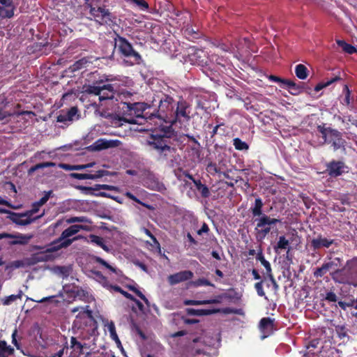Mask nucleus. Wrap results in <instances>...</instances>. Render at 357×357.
Here are the masks:
<instances>
[{
    "instance_id": "nucleus-36",
    "label": "nucleus",
    "mask_w": 357,
    "mask_h": 357,
    "mask_svg": "<svg viewBox=\"0 0 357 357\" xmlns=\"http://www.w3.org/2000/svg\"><path fill=\"white\" fill-rule=\"evenodd\" d=\"M229 298V296L227 294L224 293V294L215 296L212 299L204 300V305H207V304H220V303H222L223 299Z\"/></svg>"
},
{
    "instance_id": "nucleus-41",
    "label": "nucleus",
    "mask_w": 357,
    "mask_h": 357,
    "mask_svg": "<svg viewBox=\"0 0 357 357\" xmlns=\"http://www.w3.org/2000/svg\"><path fill=\"white\" fill-rule=\"evenodd\" d=\"M114 174H115V173H111L107 170L100 169L97 171L95 174H89V179L96 180L105 176H110Z\"/></svg>"
},
{
    "instance_id": "nucleus-38",
    "label": "nucleus",
    "mask_w": 357,
    "mask_h": 357,
    "mask_svg": "<svg viewBox=\"0 0 357 357\" xmlns=\"http://www.w3.org/2000/svg\"><path fill=\"white\" fill-rule=\"evenodd\" d=\"M124 195L127 198H128V199H131V200H132V201H134V202L141 204L142 206H144L145 208H148L149 210H153L154 209V207L153 206L140 201L136 196H135L130 192H128V191L126 192Z\"/></svg>"
},
{
    "instance_id": "nucleus-64",
    "label": "nucleus",
    "mask_w": 357,
    "mask_h": 357,
    "mask_svg": "<svg viewBox=\"0 0 357 357\" xmlns=\"http://www.w3.org/2000/svg\"><path fill=\"white\" fill-rule=\"evenodd\" d=\"M70 176L79 180L89 179V174L72 173Z\"/></svg>"
},
{
    "instance_id": "nucleus-43",
    "label": "nucleus",
    "mask_w": 357,
    "mask_h": 357,
    "mask_svg": "<svg viewBox=\"0 0 357 357\" xmlns=\"http://www.w3.org/2000/svg\"><path fill=\"white\" fill-rule=\"evenodd\" d=\"M256 259L257 260L259 261L261 264L264 266L266 271V273L272 271L270 263L264 258L261 251L257 253Z\"/></svg>"
},
{
    "instance_id": "nucleus-25",
    "label": "nucleus",
    "mask_w": 357,
    "mask_h": 357,
    "mask_svg": "<svg viewBox=\"0 0 357 357\" xmlns=\"http://www.w3.org/2000/svg\"><path fill=\"white\" fill-rule=\"evenodd\" d=\"M274 327V319L270 317H264L260 320L259 328L263 333H272Z\"/></svg>"
},
{
    "instance_id": "nucleus-42",
    "label": "nucleus",
    "mask_w": 357,
    "mask_h": 357,
    "mask_svg": "<svg viewBox=\"0 0 357 357\" xmlns=\"http://www.w3.org/2000/svg\"><path fill=\"white\" fill-rule=\"evenodd\" d=\"M340 79L341 78L340 76H335L333 78L331 79L330 80L326 81L324 83H319L318 84H317L315 86L314 91L318 92V91H321V89H323L324 88L330 86L331 84L334 83L335 82L340 80Z\"/></svg>"
},
{
    "instance_id": "nucleus-17",
    "label": "nucleus",
    "mask_w": 357,
    "mask_h": 357,
    "mask_svg": "<svg viewBox=\"0 0 357 357\" xmlns=\"http://www.w3.org/2000/svg\"><path fill=\"white\" fill-rule=\"evenodd\" d=\"M43 214L35 218H24L21 213L9 212L8 218L14 223L18 225L25 226L31 224L38 218H41Z\"/></svg>"
},
{
    "instance_id": "nucleus-47",
    "label": "nucleus",
    "mask_w": 357,
    "mask_h": 357,
    "mask_svg": "<svg viewBox=\"0 0 357 357\" xmlns=\"http://www.w3.org/2000/svg\"><path fill=\"white\" fill-rule=\"evenodd\" d=\"M95 275L98 277L100 279L102 280V286L106 288L107 289L112 291V287H113V284H110L108 281L107 278L104 276L100 271L95 272Z\"/></svg>"
},
{
    "instance_id": "nucleus-40",
    "label": "nucleus",
    "mask_w": 357,
    "mask_h": 357,
    "mask_svg": "<svg viewBox=\"0 0 357 357\" xmlns=\"http://www.w3.org/2000/svg\"><path fill=\"white\" fill-rule=\"evenodd\" d=\"M310 89V88L306 86L305 83L299 82L298 83L295 84V86L293 88L291 94L294 96H297L301 93L303 91H307V90Z\"/></svg>"
},
{
    "instance_id": "nucleus-24",
    "label": "nucleus",
    "mask_w": 357,
    "mask_h": 357,
    "mask_svg": "<svg viewBox=\"0 0 357 357\" xmlns=\"http://www.w3.org/2000/svg\"><path fill=\"white\" fill-rule=\"evenodd\" d=\"M86 344H82L75 337H71L70 348L73 349L74 356L79 357L84 354Z\"/></svg>"
},
{
    "instance_id": "nucleus-16",
    "label": "nucleus",
    "mask_w": 357,
    "mask_h": 357,
    "mask_svg": "<svg viewBox=\"0 0 357 357\" xmlns=\"http://www.w3.org/2000/svg\"><path fill=\"white\" fill-rule=\"evenodd\" d=\"M112 79L105 78L100 79L95 81L93 84H85L83 86V92L86 94H92L95 96H99L102 91V84L105 81H110Z\"/></svg>"
},
{
    "instance_id": "nucleus-59",
    "label": "nucleus",
    "mask_w": 357,
    "mask_h": 357,
    "mask_svg": "<svg viewBox=\"0 0 357 357\" xmlns=\"http://www.w3.org/2000/svg\"><path fill=\"white\" fill-rule=\"evenodd\" d=\"M63 167L65 169H68V170H82V169L86 168V166H84V165H63Z\"/></svg>"
},
{
    "instance_id": "nucleus-10",
    "label": "nucleus",
    "mask_w": 357,
    "mask_h": 357,
    "mask_svg": "<svg viewBox=\"0 0 357 357\" xmlns=\"http://www.w3.org/2000/svg\"><path fill=\"white\" fill-rule=\"evenodd\" d=\"M89 13L93 17L96 22L100 25L111 26L116 24V17L109 12V9L104 7L90 6Z\"/></svg>"
},
{
    "instance_id": "nucleus-62",
    "label": "nucleus",
    "mask_w": 357,
    "mask_h": 357,
    "mask_svg": "<svg viewBox=\"0 0 357 357\" xmlns=\"http://www.w3.org/2000/svg\"><path fill=\"white\" fill-rule=\"evenodd\" d=\"M325 299L328 302H336L337 296L333 291H329L326 293Z\"/></svg>"
},
{
    "instance_id": "nucleus-33",
    "label": "nucleus",
    "mask_w": 357,
    "mask_h": 357,
    "mask_svg": "<svg viewBox=\"0 0 357 357\" xmlns=\"http://www.w3.org/2000/svg\"><path fill=\"white\" fill-rule=\"evenodd\" d=\"M295 74L300 79H305L307 77L308 70L303 64H298L295 68Z\"/></svg>"
},
{
    "instance_id": "nucleus-56",
    "label": "nucleus",
    "mask_w": 357,
    "mask_h": 357,
    "mask_svg": "<svg viewBox=\"0 0 357 357\" xmlns=\"http://www.w3.org/2000/svg\"><path fill=\"white\" fill-rule=\"evenodd\" d=\"M108 330H109V331L110 333V335L112 337V339L116 340L119 342V338H118V335H117V334L116 333V328H115V326H114V323L111 322L108 325Z\"/></svg>"
},
{
    "instance_id": "nucleus-22",
    "label": "nucleus",
    "mask_w": 357,
    "mask_h": 357,
    "mask_svg": "<svg viewBox=\"0 0 357 357\" xmlns=\"http://www.w3.org/2000/svg\"><path fill=\"white\" fill-rule=\"evenodd\" d=\"M121 144V142L118 139L107 140L105 139H100L97 140L94 145L95 149L98 151L107 149L109 148L117 147Z\"/></svg>"
},
{
    "instance_id": "nucleus-53",
    "label": "nucleus",
    "mask_w": 357,
    "mask_h": 357,
    "mask_svg": "<svg viewBox=\"0 0 357 357\" xmlns=\"http://www.w3.org/2000/svg\"><path fill=\"white\" fill-rule=\"evenodd\" d=\"M52 190L45 192L44 196L41 199H40L39 201L37 202L38 206H42L43 205H44L52 196Z\"/></svg>"
},
{
    "instance_id": "nucleus-39",
    "label": "nucleus",
    "mask_w": 357,
    "mask_h": 357,
    "mask_svg": "<svg viewBox=\"0 0 357 357\" xmlns=\"http://www.w3.org/2000/svg\"><path fill=\"white\" fill-rule=\"evenodd\" d=\"M233 145L238 151H248L249 149V145L238 137L233 139Z\"/></svg>"
},
{
    "instance_id": "nucleus-7",
    "label": "nucleus",
    "mask_w": 357,
    "mask_h": 357,
    "mask_svg": "<svg viewBox=\"0 0 357 357\" xmlns=\"http://www.w3.org/2000/svg\"><path fill=\"white\" fill-rule=\"evenodd\" d=\"M317 130L321 134L325 143H332L334 151L344 148L346 141L342 138V134L336 129L326 127V124L319 125Z\"/></svg>"
},
{
    "instance_id": "nucleus-4",
    "label": "nucleus",
    "mask_w": 357,
    "mask_h": 357,
    "mask_svg": "<svg viewBox=\"0 0 357 357\" xmlns=\"http://www.w3.org/2000/svg\"><path fill=\"white\" fill-rule=\"evenodd\" d=\"M115 47L119 54L124 58L123 63L126 66H132L140 64L142 56L132 47V44L124 37L115 33Z\"/></svg>"
},
{
    "instance_id": "nucleus-27",
    "label": "nucleus",
    "mask_w": 357,
    "mask_h": 357,
    "mask_svg": "<svg viewBox=\"0 0 357 357\" xmlns=\"http://www.w3.org/2000/svg\"><path fill=\"white\" fill-rule=\"evenodd\" d=\"M89 63H92L91 57H83L78 61H76L71 66L70 69L73 72L81 70L89 66Z\"/></svg>"
},
{
    "instance_id": "nucleus-31",
    "label": "nucleus",
    "mask_w": 357,
    "mask_h": 357,
    "mask_svg": "<svg viewBox=\"0 0 357 357\" xmlns=\"http://www.w3.org/2000/svg\"><path fill=\"white\" fill-rule=\"evenodd\" d=\"M336 43L338 45V46L342 48V50L344 52L349 54H353L357 52V49L354 46L346 43L343 40H336Z\"/></svg>"
},
{
    "instance_id": "nucleus-19",
    "label": "nucleus",
    "mask_w": 357,
    "mask_h": 357,
    "mask_svg": "<svg viewBox=\"0 0 357 357\" xmlns=\"http://www.w3.org/2000/svg\"><path fill=\"white\" fill-rule=\"evenodd\" d=\"M13 0H0V17L11 18L14 15Z\"/></svg>"
},
{
    "instance_id": "nucleus-46",
    "label": "nucleus",
    "mask_w": 357,
    "mask_h": 357,
    "mask_svg": "<svg viewBox=\"0 0 357 357\" xmlns=\"http://www.w3.org/2000/svg\"><path fill=\"white\" fill-rule=\"evenodd\" d=\"M21 297H22V291H20V293L18 294H16V295L12 294L8 296H6L2 300V303L4 305H9L12 303L15 302L17 299L21 298Z\"/></svg>"
},
{
    "instance_id": "nucleus-32",
    "label": "nucleus",
    "mask_w": 357,
    "mask_h": 357,
    "mask_svg": "<svg viewBox=\"0 0 357 357\" xmlns=\"http://www.w3.org/2000/svg\"><path fill=\"white\" fill-rule=\"evenodd\" d=\"M194 184L197 190L200 192L202 197L208 198L210 196L208 188L205 184H203L201 180L194 181Z\"/></svg>"
},
{
    "instance_id": "nucleus-20",
    "label": "nucleus",
    "mask_w": 357,
    "mask_h": 357,
    "mask_svg": "<svg viewBox=\"0 0 357 357\" xmlns=\"http://www.w3.org/2000/svg\"><path fill=\"white\" fill-rule=\"evenodd\" d=\"M116 94L120 98L121 94H119L114 90L112 84H102V91L100 95V101L105 100H113L116 99L118 101V98L116 97Z\"/></svg>"
},
{
    "instance_id": "nucleus-44",
    "label": "nucleus",
    "mask_w": 357,
    "mask_h": 357,
    "mask_svg": "<svg viewBox=\"0 0 357 357\" xmlns=\"http://www.w3.org/2000/svg\"><path fill=\"white\" fill-rule=\"evenodd\" d=\"M93 260L96 263H98L100 264H101L102 266H103L104 267H105L106 268L109 269V271H111L112 273H114L116 274H117V269L116 268H114L113 266H112L111 265H109L106 261H105L103 259H102L101 257H98V256H94L93 257Z\"/></svg>"
},
{
    "instance_id": "nucleus-30",
    "label": "nucleus",
    "mask_w": 357,
    "mask_h": 357,
    "mask_svg": "<svg viewBox=\"0 0 357 357\" xmlns=\"http://www.w3.org/2000/svg\"><path fill=\"white\" fill-rule=\"evenodd\" d=\"M89 241L91 243L96 244V245L102 248L106 252L109 251V248L105 244V241L102 237L95 235V234H90L89 236Z\"/></svg>"
},
{
    "instance_id": "nucleus-57",
    "label": "nucleus",
    "mask_w": 357,
    "mask_h": 357,
    "mask_svg": "<svg viewBox=\"0 0 357 357\" xmlns=\"http://www.w3.org/2000/svg\"><path fill=\"white\" fill-rule=\"evenodd\" d=\"M138 6L141 10H145L149 8V4L144 0H130Z\"/></svg>"
},
{
    "instance_id": "nucleus-21",
    "label": "nucleus",
    "mask_w": 357,
    "mask_h": 357,
    "mask_svg": "<svg viewBox=\"0 0 357 357\" xmlns=\"http://www.w3.org/2000/svg\"><path fill=\"white\" fill-rule=\"evenodd\" d=\"M215 45L221 50L226 52H235L240 51V47L236 43H232L227 38L222 39L218 41Z\"/></svg>"
},
{
    "instance_id": "nucleus-1",
    "label": "nucleus",
    "mask_w": 357,
    "mask_h": 357,
    "mask_svg": "<svg viewBox=\"0 0 357 357\" xmlns=\"http://www.w3.org/2000/svg\"><path fill=\"white\" fill-rule=\"evenodd\" d=\"M176 106L172 115L167 119L169 125L161 124L151 128L152 132L147 140V144L157 153L158 160L160 161L172 160L176 151L172 142L176 137L172 126L187 130L192 116L190 115V105L186 100L181 99Z\"/></svg>"
},
{
    "instance_id": "nucleus-29",
    "label": "nucleus",
    "mask_w": 357,
    "mask_h": 357,
    "mask_svg": "<svg viewBox=\"0 0 357 357\" xmlns=\"http://www.w3.org/2000/svg\"><path fill=\"white\" fill-rule=\"evenodd\" d=\"M26 260L27 265H34L38 262L46 261L47 260V255L44 253H36Z\"/></svg>"
},
{
    "instance_id": "nucleus-15",
    "label": "nucleus",
    "mask_w": 357,
    "mask_h": 357,
    "mask_svg": "<svg viewBox=\"0 0 357 357\" xmlns=\"http://www.w3.org/2000/svg\"><path fill=\"white\" fill-rule=\"evenodd\" d=\"M78 109L77 107H72L68 111L61 110L59 112V114L56 117V121L59 123H63L65 126H68L70 123H72L75 116L79 115Z\"/></svg>"
},
{
    "instance_id": "nucleus-3",
    "label": "nucleus",
    "mask_w": 357,
    "mask_h": 357,
    "mask_svg": "<svg viewBox=\"0 0 357 357\" xmlns=\"http://www.w3.org/2000/svg\"><path fill=\"white\" fill-rule=\"evenodd\" d=\"M331 276L336 283L357 287V257L347 260L343 268L331 273Z\"/></svg>"
},
{
    "instance_id": "nucleus-45",
    "label": "nucleus",
    "mask_w": 357,
    "mask_h": 357,
    "mask_svg": "<svg viewBox=\"0 0 357 357\" xmlns=\"http://www.w3.org/2000/svg\"><path fill=\"white\" fill-rule=\"evenodd\" d=\"M184 34L189 40L197 39L200 36V33L195 31L192 26L187 27L184 31Z\"/></svg>"
},
{
    "instance_id": "nucleus-26",
    "label": "nucleus",
    "mask_w": 357,
    "mask_h": 357,
    "mask_svg": "<svg viewBox=\"0 0 357 357\" xmlns=\"http://www.w3.org/2000/svg\"><path fill=\"white\" fill-rule=\"evenodd\" d=\"M264 203L262 199L258 197L255 199L254 205L250 208V211L253 218H259L263 215H266L263 213Z\"/></svg>"
},
{
    "instance_id": "nucleus-52",
    "label": "nucleus",
    "mask_w": 357,
    "mask_h": 357,
    "mask_svg": "<svg viewBox=\"0 0 357 357\" xmlns=\"http://www.w3.org/2000/svg\"><path fill=\"white\" fill-rule=\"evenodd\" d=\"M128 289L133 291L137 296H139L142 300H143L147 305L149 304V301L146 297L135 287L130 285L128 286Z\"/></svg>"
},
{
    "instance_id": "nucleus-35",
    "label": "nucleus",
    "mask_w": 357,
    "mask_h": 357,
    "mask_svg": "<svg viewBox=\"0 0 357 357\" xmlns=\"http://www.w3.org/2000/svg\"><path fill=\"white\" fill-rule=\"evenodd\" d=\"M55 163L53 162H40L38 164H36L34 166L31 167L28 170V174L31 175L33 172H35L36 170L40 169H43L45 167H54Z\"/></svg>"
},
{
    "instance_id": "nucleus-49",
    "label": "nucleus",
    "mask_w": 357,
    "mask_h": 357,
    "mask_svg": "<svg viewBox=\"0 0 357 357\" xmlns=\"http://www.w3.org/2000/svg\"><path fill=\"white\" fill-rule=\"evenodd\" d=\"M24 265L25 264L22 260L13 261L6 265V270L19 268L20 267H24Z\"/></svg>"
},
{
    "instance_id": "nucleus-28",
    "label": "nucleus",
    "mask_w": 357,
    "mask_h": 357,
    "mask_svg": "<svg viewBox=\"0 0 357 357\" xmlns=\"http://www.w3.org/2000/svg\"><path fill=\"white\" fill-rule=\"evenodd\" d=\"M14 349L5 340H0V357H9L14 354Z\"/></svg>"
},
{
    "instance_id": "nucleus-50",
    "label": "nucleus",
    "mask_w": 357,
    "mask_h": 357,
    "mask_svg": "<svg viewBox=\"0 0 357 357\" xmlns=\"http://www.w3.org/2000/svg\"><path fill=\"white\" fill-rule=\"evenodd\" d=\"M263 283H264V280H261V281L255 283V288L257 291L258 296L264 297L266 299H267L265 291H264V289H263Z\"/></svg>"
},
{
    "instance_id": "nucleus-60",
    "label": "nucleus",
    "mask_w": 357,
    "mask_h": 357,
    "mask_svg": "<svg viewBox=\"0 0 357 357\" xmlns=\"http://www.w3.org/2000/svg\"><path fill=\"white\" fill-rule=\"evenodd\" d=\"M326 273V271H325V268L321 266V267L317 268L315 271H314V276L317 278H321Z\"/></svg>"
},
{
    "instance_id": "nucleus-2",
    "label": "nucleus",
    "mask_w": 357,
    "mask_h": 357,
    "mask_svg": "<svg viewBox=\"0 0 357 357\" xmlns=\"http://www.w3.org/2000/svg\"><path fill=\"white\" fill-rule=\"evenodd\" d=\"M71 312H78L72 325L74 331L86 332L91 335L94 334L97 329V322L89 305L75 307L71 309Z\"/></svg>"
},
{
    "instance_id": "nucleus-9",
    "label": "nucleus",
    "mask_w": 357,
    "mask_h": 357,
    "mask_svg": "<svg viewBox=\"0 0 357 357\" xmlns=\"http://www.w3.org/2000/svg\"><path fill=\"white\" fill-rule=\"evenodd\" d=\"M254 222H256L255 228L256 238L258 240H262L271 232L274 225L281 222V220L271 218L266 214L255 218Z\"/></svg>"
},
{
    "instance_id": "nucleus-14",
    "label": "nucleus",
    "mask_w": 357,
    "mask_h": 357,
    "mask_svg": "<svg viewBox=\"0 0 357 357\" xmlns=\"http://www.w3.org/2000/svg\"><path fill=\"white\" fill-rule=\"evenodd\" d=\"M334 243V239L324 237L319 234L311 239L310 246L312 250L316 251L322 248H329Z\"/></svg>"
},
{
    "instance_id": "nucleus-5",
    "label": "nucleus",
    "mask_w": 357,
    "mask_h": 357,
    "mask_svg": "<svg viewBox=\"0 0 357 357\" xmlns=\"http://www.w3.org/2000/svg\"><path fill=\"white\" fill-rule=\"evenodd\" d=\"M119 108L121 109L123 120L130 123H139L138 119H149V113L145 112L146 105L144 102H126L121 101Z\"/></svg>"
},
{
    "instance_id": "nucleus-37",
    "label": "nucleus",
    "mask_w": 357,
    "mask_h": 357,
    "mask_svg": "<svg viewBox=\"0 0 357 357\" xmlns=\"http://www.w3.org/2000/svg\"><path fill=\"white\" fill-rule=\"evenodd\" d=\"M206 171L211 174H222L223 168L221 166H218L215 162H210L206 166Z\"/></svg>"
},
{
    "instance_id": "nucleus-51",
    "label": "nucleus",
    "mask_w": 357,
    "mask_h": 357,
    "mask_svg": "<svg viewBox=\"0 0 357 357\" xmlns=\"http://www.w3.org/2000/svg\"><path fill=\"white\" fill-rule=\"evenodd\" d=\"M194 284L196 287L199 286H210V287H215V285L211 282L209 280L205 278H199L194 282Z\"/></svg>"
},
{
    "instance_id": "nucleus-23",
    "label": "nucleus",
    "mask_w": 357,
    "mask_h": 357,
    "mask_svg": "<svg viewBox=\"0 0 357 357\" xmlns=\"http://www.w3.org/2000/svg\"><path fill=\"white\" fill-rule=\"evenodd\" d=\"M188 315L190 316H206L220 312V309H194L186 308Z\"/></svg>"
},
{
    "instance_id": "nucleus-61",
    "label": "nucleus",
    "mask_w": 357,
    "mask_h": 357,
    "mask_svg": "<svg viewBox=\"0 0 357 357\" xmlns=\"http://www.w3.org/2000/svg\"><path fill=\"white\" fill-rule=\"evenodd\" d=\"M267 276L268 278H269L273 287V289L275 291H277L279 289V285L277 283L273 273H272V271L271 272H269V273H267Z\"/></svg>"
},
{
    "instance_id": "nucleus-55",
    "label": "nucleus",
    "mask_w": 357,
    "mask_h": 357,
    "mask_svg": "<svg viewBox=\"0 0 357 357\" xmlns=\"http://www.w3.org/2000/svg\"><path fill=\"white\" fill-rule=\"evenodd\" d=\"M88 220L84 216H79V217H71L66 220V222L68 224L75 223V222H87Z\"/></svg>"
},
{
    "instance_id": "nucleus-6",
    "label": "nucleus",
    "mask_w": 357,
    "mask_h": 357,
    "mask_svg": "<svg viewBox=\"0 0 357 357\" xmlns=\"http://www.w3.org/2000/svg\"><path fill=\"white\" fill-rule=\"evenodd\" d=\"M174 98L169 95H164L159 102L158 109L149 115V120L159 121L158 127L163 123H168L167 119H169L174 111ZM155 123H158L155 121Z\"/></svg>"
},
{
    "instance_id": "nucleus-13",
    "label": "nucleus",
    "mask_w": 357,
    "mask_h": 357,
    "mask_svg": "<svg viewBox=\"0 0 357 357\" xmlns=\"http://www.w3.org/2000/svg\"><path fill=\"white\" fill-rule=\"evenodd\" d=\"M326 172L332 178H336L342 175L347 171V165L343 161L333 160L326 165Z\"/></svg>"
},
{
    "instance_id": "nucleus-63",
    "label": "nucleus",
    "mask_w": 357,
    "mask_h": 357,
    "mask_svg": "<svg viewBox=\"0 0 357 357\" xmlns=\"http://www.w3.org/2000/svg\"><path fill=\"white\" fill-rule=\"evenodd\" d=\"M282 84H284L286 86L289 93H291L293 88L295 86L296 82L289 80V79H283V81L282 82Z\"/></svg>"
},
{
    "instance_id": "nucleus-11",
    "label": "nucleus",
    "mask_w": 357,
    "mask_h": 357,
    "mask_svg": "<svg viewBox=\"0 0 357 357\" xmlns=\"http://www.w3.org/2000/svg\"><path fill=\"white\" fill-rule=\"evenodd\" d=\"M79 190L84 192L86 195H89L94 197H101L110 198L118 202H119L117 197H114L109 193L105 192H98L100 190H114L116 191L118 188L114 185H110L107 184H95L93 186H79Z\"/></svg>"
},
{
    "instance_id": "nucleus-8",
    "label": "nucleus",
    "mask_w": 357,
    "mask_h": 357,
    "mask_svg": "<svg viewBox=\"0 0 357 357\" xmlns=\"http://www.w3.org/2000/svg\"><path fill=\"white\" fill-rule=\"evenodd\" d=\"M84 229V226L81 225H73L66 229L61 233L60 237L53 242V245L49 249L50 251H56L63 248H67L74 241L79 239V236H76L72 239L69 238L73 235L77 234L81 229Z\"/></svg>"
},
{
    "instance_id": "nucleus-48",
    "label": "nucleus",
    "mask_w": 357,
    "mask_h": 357,
    "mask_svg": "<svg viewBox=\"0 0 357 357\" xmlns=\"http://www.w3.org/2000/svg\"><path fill=\"white\" fill-rule=\"evenodd\" d=\"M95 275L98 277L100 279L102 280V286L106 288L107 289L112 291V287H113V284H110L108 281L107 278L104 276L100 271L95 272Z\"/></svg>"
},
{
    "instance_id": "nucleus-18",
    "label": "nucleus",
    "mask_w": 357,
    "mask_h": 357,
    "mask_svg": "<svg viewBox=\"0 0 357 357\" xmlns=\"http://www.w3.org/2000/svg\"><path fill=\"white\" fill-rule=\"evenodd\" d=\"M192 277L193 273L191 271H182L169 275L167 280L171 285H175L180 282L189 280L192 279Z\"/></svg>"
},
{
    "instance_id": "nucleus-54",
    "label": "nucleus",
    "mask_w": 357,
    "mask_h": 357,
    "mask_svg": "<svg viewBox=\"0 0 357 357\" xmlns=\"http://www.w3.org/2000/svg\"><path fill=\"white\" fill-rule=\"evenodd\" d=\"M335 331L337 332V334L338 335V337L340 338V339H343L345 337H347V330H346V328L344 326H337L335 327Z\"/></svg>"
},
{
    "instance_id": "nucleus-34",
    "label": "nucleus",
    "mask_w": 357,
    "mask_h": 357,
    "mask_svg": "<svg viewBox=\"0 0 357 357\" xmlns=\"http://www.w3.org/2000/svg\"><path fill=\"white\" fill-rule=\"evenodd\" d=\"M275 249H280V250H285L287 249V254L288 255L290 251V247H289V241L286 239L284 236H280L279 237V240L277 243L276 246L275 247Z\"/></svg>"
},
{
    "instance_id": "nucleus-12",
    "label": "nucleus",
    "mask_w": 357,
    "mask_h": 357,
    "mask_svg": "<svg viewBox=\"0 0 357 357\" xmlns=\"http://www.w3.org/2000/svg\"><path fill=\"white\" fill-rule=\"evenodd\" d=\"M188 61L192 65L206 67L208 65L209 60L206 52L200 49L191 50L188 54Z\"/></svg>"
},
{
    "instance_id": "nucleus-58",
    "label": "nucleus",
    "mask_w": 357,
    "mask_h": 357,
    "mask_svg": "<svg viewBox=\"0 0 357 357\" xmlns=\"http://www.w3.org/2000/svg\"><path fill=\"white\" fill-rule=\"evenodd\" d=\"M183 304L185 305H204V301H198V300H184Z\"/></svg>"
}]
</instances>
